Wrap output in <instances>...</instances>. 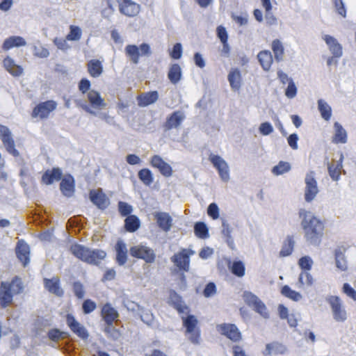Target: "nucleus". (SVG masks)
<instances>
[{
    "instance_id": "f257e3e1",
    "label": "nucleus",
    "mask_w": 356,
    "mask_h": 356,
    "mask_svg": "<svg viewBox=\"0 0 356 356\" xmlns=\"http://www.w3.org/2000/svg\"><path fill=\"white\" fill-rule=\"evenodd\" d=\"M299 216L302 218L301 226L306 241L313 245H319L324 234V222L304 209L299 211Z\"/></svg>"
},
{
    "instance_id": "f03ea898",
    "label": "nucleus",
    "mask_w": 356,
    "mask_h": 356,
    "mask_svg": "<svg viewBox=\"0 0 356 356\" xmlns=\"http://www.w3.org/2000/svg\"><path fill=\"white\" fill-rule=\"evenodd\" d=\"M70 252L79 260L92 265H98L106 257V252L99 249H90L83 245L74 243L70 246Z\"/></svg>"
},
{
    "instance_id": "7ed1b4c3",
    "label": "nucleus",
    "mask_w": 356,
    "mask_h": 356,
    "mask_svg": "<svg viewBox=\"0 0 356 356\" xmlns=\"http://www.w3.org/2000/svg\"><path fill=\"white\" fill-rule=\"evenodd\" d=\"M183 326L186 328L185 334L188 335V340L193 344H198L200 341V330L198 327V321L192 314L181 316Z\"/></svg>"
},
{
    "instance_id": "20e7f679",
    "label": "nucleus",
    "mask_w": 356,
    "mask_h": 356,
    "mask_svg": "<svg viewBox=\"0 0 356 356\" xmlns=\"http://www.w3.org/2000/svg\"><path fill=\"white\" fill-rule=\"evenodd\" d=\"M191 249L182 248L171 257L170 260L181 272H188L190 270L191 256L194 254Z\"/></svg>"
},
{
    "instance_id": "39448f33",
    "label": "nucleus",
    "mask_w": 356,
    "mask_h": 356,
    "mask_svg": "<svg viewBox=\"0 0 356 356\" xmlns=\"http://www.w3.org/2000/svg\"><path fill=\"white\" fill-rule=\"evenodd\" d=\"M0 139L6 152L13 157L19 156L16 143L10 129L5 125L0 124Z\"/></svg>"
},
{
    "instance_id": "423d86ee",
    "label": "nucleus",
    "mask_w": 356,
    "mask_h": 356,
    "mask_svg": "<svg viewBox=\"0 0 356 356\" xmlns=\"http://www.w3.org/2000/svg\"><path fill=\"white\" fill-rule=\"evenodd\" d=\"M57 105V102L51 99L41 102L33 108L31 117L40 120L47 119L51 113L56 109Z\"/></svg>"
},
{
    "instance_id": "0eeeda50",
    "label": "nucleus",
    "mask_w": 356,
    "mask_h": 356,
    "mask_svg": "<svg viewBox=\"0 0 356 356\" xmlns=\"http://www.w3.org/2000/svg\"><path fill=\"white\" fill-rule=\"evenodd\" d=\"M125 53L133 63L138 64L140 56H149L151 54V50L149 45L146 43L141 44L139 47L135 44H129L125 47Z\"/></svg>"
},
{
    "instance_id": "6e6552de",
    "label": "nucleus",
    "mask_w": 356,
    "mask_h": 356,
    "mask_svg": "<svg viewBox=\"0 0 356 356\" xmlns=\"http://www.w3.org/2000/svg\"><path fill=\"white\" fill-rule=\"evenodd\" d=\"M327 301L332 309L334 319L338 322L345 321L347 318V313L340 298L330 296L327 298Z\"/></svg>"
},
{
    "instance_id": "1a4fd4ad",
    "label": "nucleus",
    "mask_w": 356,
    "mask_h": 356,
    "mask_svg": "<svg viewBox=\"0 0 356 356\" xmlns=\"http://www.w3.org/2000/svg\"><path fill=\"white\" fill-rule=\"evenodd\" d=\"M315 172L309 171L305 177V200L307 202H312L318 193L317 181L315 179Z\"/></svg>"
},
{
    "instance_id": "9d476101",
    "label": "nucleus",
    "mask_w": 356,
    "mask_h": 356,
    "mask_svg": "<svg viewBox=\"0 0 356 356\" xmlns=\"http://www.w3.org/2000/svg\"><path fill=\"white\" fill-rule=\"evenodd\" d=\"M130 254L135 258L144 260L146 263H153L156 255L152 249L144 245H134L130 248Z\"/></svg>"
},
{
    "instance_id": "9b49d317",
    "label": "nucleus",
    "mask_w": 356,
    "mask_h": 356,
    "mask_svg": "<svg viewBox=\"0 0 356 356\" xmlns=\"http://www.w3.org/2000/svg\"><path fill=\"white\" fill-rule=\"evenodd\" d=\"M218 332L233 342H239L242 339V334L235 324L222 323L217 325Z\"/></svg>"
},
{
    "instance_id": "f8f14e48",
    "label": "nucleus",
    "mask_w": 356,
    "mask_h": 356,
    "mask_svg": "<svg viewBox=\"0 0 356 356\" xmlns=\"http://www.w3.org/2000/svg\"><path fill=\"white\" fill-rule=\"evenodd\" d=\"M209 159L218 170L221 179L227 181L229 179V166L226 161L220 156L213 154L209 155Z\"/></svg>"
},
{
    "instance_id": "ddd939ff",
    "label": "nucleus",
    "mask_w": 356,
    "mask_h": 356,
    "mask_svg": "<svg viewBox=\"0 0 356 356\" xmlns=\"http://www.w3.org/2000/svg\"><path fill=\"white\" fill-rule=\"evenodd\" d=\"M121 14L133 17L138 15L140 6L131 0H116Z\"/></svg>"
},
{
    "instance_id": "4468645a",
    "label": "nucleus",
    "mask_w": 356,
    "mask_h": 356,
    "mask_svg": "<svg viewBox=\"0 0 356 356\" xmlns=\"http://www.w3.org/2000/svg\"><path fill=\"white\" fill-rule=\"evenodd\" d=\"M101 316L107 326L112 327L114 321L119 317L118 312L111 303H105L101 309Z\"/></svg>"
},
{
    "instance_id": "2eb2a0df",
    "label": "nucleus",
    "mask_w": 356,
    "mask_h": 356,
    "mask_svg": "<svg viewBox=\"0 0 356 356\" xmlns=\"http://www.w3.org/2000/svg\"><path fill=\"white\" fill-rule=\"evenodd\" d=\"M66 322L71 331L82 339L88 338V332L86 329L79 323L72 314H67Z\"/></svg>"
},
{
    "instance_id": "dca6fc26",
    "label": "nucleus",
    "mask_w": 356,
    "mask_h": 356,
    "mask_svg": "<svg viewBox=\"0 0 356 356\" xmlns=\"http://www.w3.org/2000/svg\"><path fill=\"white\" fill-rule=\"evenodd\" d=\"M43 284L44 289L58 297H62L64 291L60 286V280L58 277H53L52 278H44Z\"/></svg>"
},
{
    "instance_id": "f3484780",
    "label": "nucleus",
    "mask_w": 356,
    "mask_h": 356,
    "mask_svg": "<svg viewBox=\"0 0 356 356\" xmlns=\"http://www.w3.org/2000/svg\"><path fill=\"white\" fill-rule=\"evenodd\" d=\"M89 197L90 201L100 209H105L109 204L108 198L101 188L90 190Z\"/></svg>"
},
{
    "instance_id": "a211bd4d",
    "label": "nucleus",
    "mask_w": 356,
    "mask_h": 356,
    "mask_svg": "<svg viewBox=\"0 0 356 356\" xmlns=\"http://www.w3.org/2000/svg\"><path fill=\"white\" fill-rule=\"evenodd\" d=\"M150 164L152 167L157 168L160 173L165 177H168L172 175L171 166L159 155H154L151 158Z\"/></svg>"
},
{
    "instance_id": "6ab92c4d",
    "label": "nucleus",
    "mask_w": 356,
    "mask_h": 356,
    "mask_svg": "<svg viewBox=\"0 0 356 356\" xmlns=\"http://www.w3.org/2000/svg\"><path fill=\"white\" fill-rule=\"evenodd\" d=\"M15 252L17 259L26 266L30 261V248L23 240H19L16 245Z\"/></svg>"
},
{
    "instance_id": "aec40b11",
    "label": "nucleus",
    "mask_w": 356,
    "mask_h": 356,
    "mask_svg": "<svg viewBox=\"0 0 356 356\" xmlns=\"http://www.w3.org/2000/svg\"><path fill=\"white\" fill-rule=\"evenodd\" d=\"M60 183V190L61 193L67 197H71L74 195L75 191V181L74 177L70 175H65L61 178Z\"/></svg>"
},
{
    "instance_id": "412c9836",
    "label": "nucleus",
    "mask_w": 356,
    "mask_h": 356,
    "mask_svg": "<svg viewBox=\"0 0 356 356\" xmlns=\"http://www.w3.org/2000/svg\"><path fill=\"white\" fill-rule=\"evenodd\" d=\"M245 301L249 306L253 307L254 310L259 313L261 316H264V318H267L268 316L266 305L258 298V297L252 293H250L246 296Z\"/></svg>"
},
{
    "instance_id": "4be33fe9",
    "label": "nucleus",
    "mask_w": 356,
    "mask_h": 356,
    "mask_svg": "<svg viewBox=\"0 0 356 356\" xmlns=\"http://www.w3.org/2000/svg\"><path fill=\"white\" fill-rule=\"evenodd\" d=\"M63 176V172L59 168H53L47 170L41 177V183L45 185H50L54 181H60Z\"/></svg>"
},
{
    "instance_id": "5701e85b",
    "label": "nucleus",
    "mask_w": 356,
    "mask_h": 356,
    "mask_svg": "<svg viewBox=\"0 0 356 356\" xmlns=\"http://www.w3.org/2000/svg\"><path fill=\"white\" fill-rule=\"evenodd\" d=\"M159 99V92L156 90L143 92L136 97L138 105L145 107L155 103Z\"/></svg>"
},
{
    "instance_id": "b1692460",
    "label": "nucleus",
    "mask_w": 356,
    "mask_h": 356,
    "mask_svg": "<svg viewBox=\"0 0 356 356\" xmlns=\"http://www.w3.org/2000/svg\"><path fill=\"white\" fill-rule=\"evenodd\" d=\"M158 226L164 232H168L172 225V218L165 212H156L154 213Z\"/></svg>"
},
{
    "instance_id": "393cba45",
    "label": "nucleus",
    "mask_w": 356,
    "mask_h": 356,
    "mask_svg": "<svg viewBox=\"0 0 356 356\" xmlns=\"http://www.w3.org/2000/svg\"><path fill=\"white\" fill-rule=\"evenodd\" d=\"M323 40L328 46L329 50L334 58H340L343 54L342 46L337 40L330 35H325Z\"/></svg>"
},
{
    "instance_id": "a878e982",
    "label": "nucleus",
    "mask_w": 356,
    "mask_h": 356,
    "mask_svg": "<svg viewBox=\"0 0 356 356\" xmlns=\"http://www.w3.org/2000/svg\"><path fill=\"white\" fill-rule=\"evenodd\" d=\"M184 119V115L181 111H174L166 119L163 124L165 130H170L173 128H177Z\"/></svg>"
},
{
    "instance_id": "bb28decb",
    "label": "nucleus",
    "mask_w": 356,
    "mask_h": 356,
    "mask_svg": "<svg viewBox=\"0 0 356 356\" xmlns=\"http://www.w3.org/2000/svg\"><path fill=\"white\" fill-rule=\"evenodd\" d=\"M116 252L115 260L118 265L123 266L127 261V248L125 243L119 240L115 245Z\"/></svg>"
},
{
    "instance_id": "cd10ccee",
    "label": "nucleus",
    "mask_w": 356,
    "mask_h": 356,
    "mask_svg": "<svg viewBox=\"0 0 356 356\" xmlns=\"http://www.w3.org/2000/svg\"><path fill=\"white\" fill-rule=\"evenodd\" d=\"M87 70L92 78L100 76L104 71L102 61L98 59L90 60L87 63Z\"/></svg>"
},
{
    "instance_id": "c85d7f7f",
    "label": "nucleus",
    "mask_w": 356,
    "mask_h": 356,
    "mask_svg": "<svg viewBox=\"0 0 356 356\" xmlns=\"http://www.w3.org/2000/svg\"><path fill=\"white\" fill-rule=\"evenodd\" d=\"M227 79L230 86L234 90H238L241 86L242 76L238 68H232L229 71Z\"/></svg>"
},
{
    "instance_id": "c756f323",
    "label": "nucleus",
    "mask_w": 356,
    "mask_h": 356,
    "mask_svg": "<svg viewBox=\"0 0 356 356\" xmlns=\"http://www.w3.org/2000/svg\"><path fill=\"white\" fill-rule=\"evenodd\" d=\"M87 98L92 108L101 109L106 105L99 92L95 90H90L87 93Z\"/></svg>"
},
{
    "instance_id": "7c9ffc66",
    "label": "nucleus",
    "mask_w": 356,
    "mask_h": 356,
    "mask_svg": "<svg viewBox=\"0 0 356 356\" xmlns=\"http://www.w3.org/2000/svg\"><path fill=\"white\" fill-rule=\"evenodd\" d=\"M334 134L332 136V143L335 144H344L347 143L348 136L347 132L342 127V125L338 122H334Z\"/></svg>"
},
{
    "instance_id": "2f4dec72",
    "label": "nucleus",
    "mask_w": 356,
    "mask_h": 356,
    "mask_svg": "<svg viewBox=\"0 0 356 356\" xmlns=\"http://www.w3.org/2000/svg\"><path fill=\"white\" fill-rule=\"evenodd\" d=\"M4 68L13 76H19L23 72V69L20 65H17L14 60L10 56H6L3 60Z\"/></svg>"
},
{
    "instance_id": "473e14b6",
    "label": "nucleus",
    "mask_w": 356,
    "mask_h": 356,
    "mask_svg": "<svg viewBox=\"0 0 356 356\" xmlns=\"http://www.w3.org/2000/svg\"><path fill=\"white\" fill-rule=\"evenodd\" d=\"M26 44L25 40L21 36H10L6 38L3 44L2 49L8 51L13 47L25 46Z\"/></svg>"
},
{
    "instance_id": "72a5a7b5",
    "label": "nucleus",
    "mask_w": 356,
    "mask_h": 356,
    "mask_svg": "<svg viewBox=\"0 0 356 356\" xmlns=\"http://www.w3.org/2000/svg\"><path fill=\"white\" fill-rule=\"evenodd\" d=\"M170 299L173 307L179 314H188L189 312V308L183 302L181 297L176 292L173 291L170 293Z\"/></svg>"
},
{
    "instance_id": "f704fd0d",
    "label": "nucleus",
    "mask_w": 356,
    "mask_h": 356,
    "mask_svg": "<svg viewBox=\"0 0 356 356\" xmlns=\"http://www.w3.org/2000/svg\"><path fill=\"white\" fill-rule=\"evenodd\" d=\"M286 351V348L284 345L278 342H273L266 344V349L263 353L265 356H269L272 354L283 355Z\"/></svg>"
},
{
    "instance_id": "c9c22d12",
    "label": "nucleus",
    "mask_w": 356,
    "mask_h": 356,
    "mask_svg": "<svg viewBox=\"0 0 356 356\" xmlns=\"http://www.w3.org/2000/svg\"><path fill=\"white\" fill-rule=\"evenodd\" d=\"M4 287H6L10 293L15 296L22 292L23 285L22 282L18 277H15L10 282H1Z\"/></svg>"
},
{
    "instance_id": "e433bc0d",
    "label": "nucleus",
    "mask_w": 356,
    "mask_h": 356,
    "mask_svg": "<svg viewBox=\"0 0 356 356\" xmlns=\"http://www.w3.org/2000/svg\"><path fill=\"white\" fill-rule=\"evenodd\" d=\"M257 58L264 70L267 71L270 68L273 60L270 51L264 50L260 51L257 55Z\"/></svg>"
},
{
    "instance_id": "4c0bfd02",
    "label": "nucleus",
    "mask_w": 356,
    "mask_h": 356,
    "mask_svg": "<svg viewBox=\"0 0 356 356\" xmlns=\"http://www.w3.org/2000/svg\"><path fill=\"white\" fill-rule=\"evenodd\" d=\"M228 267L231 273L238 277H242L245 273V267L243 261H234L232 262L230 260L228 261Z\"/></svg>"
},
{
    "instance_id": "58836bf2",
    "label": "nucleus",
    "mask_w": 356,
    "mask_h": 356,
    "mask_svg": "<svg viewBox=\"0 0 356 356\" xmlns=\"http://www.w3.org/2000/svg\"><path fill=\"white\" fill-rule=\"evenodd\" d=\"M182 72L179 64H172L169 69L168 78L172 84H177L181 79Z\"/></svg>"
},
{
    "instance_id": "ea45409f",
    "label": "nucleus",
    "mask_w": 356,
    "mask_h": 356,
    "mask_svg": "<svg viewBox=\"0 0 356 356\" xmlns=\"http://www.w3.org/2000/svg\"><path fill=\"white\" fill-rule=\"evenodd\" d=\"M13 295L8 289L4 287L1 284L0 286V305L2 308H6L13 302Z\"/></svg>"
},
{
    "instance_id": "a19ab883",
    "label": "nucleus",
    "mask_w": 356,
    "mask_h": 356,
    "mask_svg": "<svg viewBox=\"0 0 356 356\" xmlns=\"http://www.w3.org/2000/svg\"><path fill=\"white\" fill-rule=\"evenodd\" d=\"M294 240L292 236H288L284 241L282 249L279 253L280 257H285L289 256L294 248Z\"/></svg>"
},
{
    "instance_id": "79ce46f5",
    "label": "nucleus",
    "mask_w": 356,
    "mask_h": 356,
    "mask_svg": "<svg viewBox=\"0 0 356 356\" xmlns=\"http://www.w3.org/2000/svg\"><path fill=\"white\" fill-rule=\"evenodd\" d=\"M140 220L135 215L127 216L124 220V228L129 232H134L140 227Z\"/></svg>"
},
{
    "instance_id": "37998d69",
    "label": "nucleus",
    "mask_w": 356,
    "mask_h": 356,
    "mask_svg": "<svg viewBox=\"0 0 356 356\" xmlns=\"http://www.w3.org/2000/svg\"><path fill=\"white\" fill-rule=\"evenodd\" d=\"M342 160L343 157L341 156L337 163H328L327 165L329 175L334 181H337L340 178L341 170L342 168Z\"/></svg>"
},
{
    "instance_id": "c03bdc74",
    "label": "nucleus",
    "mask_w": 356,
    "mask_h": 356,
    "mask_svg": "<svg viewBox=\"0 0 356 356\" xmlns=\"http://www.w3.org/2000/svg\"><path fill=\"white\" fill-rule=\"evenodd\" d=\"M318 108L321 113V117L325 120L328 121L330 120L331 116H332V108L327 104V102H325L323 99L318 100Z\"/></svg>"
},
{
    "instance_id": "a18cd8bd",
    "label": "nucleus",
    "mask_w": 356,
    "mask_h": 356,
    "mask_svg": "<svg viewBox=\"0 0 356 356\" xmlns=\"http://www.w3.org/2000/svg\"><path fill=\"white\" fill-rule=\"evenodd\" d=\"M272 50L274 53L275 58L277 61H280L283 58L284 49L282 43L280 40L275 39L272 42Z\"/></svg>"
},
{
    "instance_id": "49530a36",
    "label": "nucleus",
    "mask_w": 356,
    "mask_h": 356,
    "mask_svg": "<svg viewBox=\"0 0 356 356\" xmlns=\"http://www.w3.org/2000/svg\"><path fill=\"white\" fill-rule=\"evenodd\" d=\"M139 179L146 186H149L154 181L153 175L148 168H143L138 171Z\"/></svg>"
},
{
    "instance_id": "de8ad7c7",
    "label": "nucleus",
    "mask_w": 356,
    "mask_h": 356,
    "mask_svg": "<svg viewBox=\"0 0 356 356\" xmlns=\"http://www.w3.org/2000/svg\"><path fill=\"white\" fill-rule=\"evenodd\" d=\"M194 232L197 237L206 238L209 236V229L204 222H196L194 226Z\"/></svg>"
},
{
    "instance_id": "09e8293b",
    "label": "nucleus",
    "mask_w": 356,
    "mask_h": 356,
    "mask_svg": "<svg viewBox=\"0 0 356 356\" xmlns=\"http://www.w3.org/2000/svg\"><path fill=\"white\" fill-rule=\"evenodd\" d=\"M281 293L284 296L294 301H298L302 298V296L300 293L292 290L288 285H284L282 286Z\"/></svg>"
},
{
    "instance_id": "8fccbe9b",
    "label": "nucleus",
    "mask_w": 356,
    "mask_h": 356,
    "mask_svg": "<svg viewBox=\"0 0 356 356\" xmlns=\"http://www.w3.org/2000/svg\"><path fill=\"white\" fill-rule=\"evenodd\" d=\"M291 170V165L286 161H280L277 165L272 169V172L275 175H280L289 172Z\"/></svg>"
},
{
    "instance_id": "3c124183",
    "label": "nucleus",
    "mask_w": 356,
    "mask_h": 356,
    "mask_svg": "<svg viewBox=\"0 0 356 356\" xmlns=\"http://www.w3.org/2000/svg\"><path fill=\"white\" fill-rule=\"evenodd\" d=\"M298 282L300 284V286H311L314 284V278L312 275L307 271H304L300 273L298 277Z\"/></svg>"
},
{
    "instance_id": "603ef678",
    "label": "nucleus",
    "mask_w": 356,
    "mask_h": 356,
    "mask_svg": "<svg viewBox=\"0 0 356 356\" xmlns=\"http://www.w3.org/2000/svg\"><path fill=\"white\" fill-rule=\"evenodd\" d=\"M82 32L81 29L74 25L70 26V33L66 35V40L69 41L79 40L81 38Z\"/></svg>"
},
{
    "instance_id": "864d4df0",
    "label": "nucleus",
    "mask_w": 356,
    "mask_h": 356,
    "mask_svg": "<svg viewBox=\"0 0 356 356\" xmlns=\"http://www.w3.org/2000/svg\"><path fill=\"white\" fill-rule=\"evenodd\" d=\"M118 211L122 216H131L133 211L132 207L127 202L120 201L118 202Z\"/></svg>"
},
{
    "instance_id": "5fc2aeb1",
    "label": "nucleus",
    "mask_w": 356,
    "mask_h": 356,
    "mask_svg": "<svg viewBox=\"0 0 356 356\" xmlns=\"http://www.w3.org/2000/svg\"><path fill=\"white\" fill-rule=\"evenodd\" d=\"M312 264L313 261L309 256L302 257L298 261V265L305 271L309 270L312 268Z\"/></svg>"
},
{
    "instance_id": "6e6d98bb",
    "label": "nucleus",
    "mask_w": 356,
    "mask_h": 356,
    "mask_svg": "<svg viewBox=\"0 0 356 356\" xmlns=\"http://www.w3.org/2000/svg\"><path fill=\"white\" fill-rule=\"evenodd\" d=\"M97 307L96 303L90 299L83 301L82 309L84 314H88L93 312Z\"/></svg>"
},
{
    "instance_id": "4d7b16f0",
    "label": "nucleus",
    "mask_w": 356,
    "mask_h": 356,
    "mask_svg": "<svg viewBox=\"0 0 356 356\" xmlns=\"http://www.w3.org/2000/svg\"><path fill=\"white\" fill-rule=\"evenodd\" d=\"M216 291L217 289L215 283L209 282L206 285L203 291V295L205 298H209L214 296L216 293Z\"/></svg>"
},
{
    "instance_id": "13d9d810",
    "label": "nucleus",
    "mask_w": 356,
    "mask_h": 356,
    "mask_svg": "<svg viewBox=\"0 0 356 356\" xmlns=\"http://www.w3.org/2000/svg\"><path fill=\"white\" fill-rule=\"evenodd\" d=\"M334 6L337 13L343 17L346 16V9L342 0H333Z\"/></svg>"
},
{
    "instance_id": "bf43d9fd",
    "label": "nucleus",
    "mask_w": 356,
    "mask_h": 356,
    "mask_svg": "<svg viewBox=\"0 0 356 356\" xmlns=\"http://www.w3.org/2000/svg\"><path fill=\"white\" fill-rule=\"evenodd\" d=\"M297 94V88L293 80H290L288 86L285 90V95L290 99L296 97Z\"/></svg>"
},
{
    "instance_id": "052dcab7",
    "label": "nucleus",
    "mask_w": 356,
    "mask_h": 356,
    "mask_svg": "<svg viewBox=\"0 0 356 356\" xmlns=\"http://www.w3.org/2000/svg\"><path fill=\"white\" fill-rule=\"evenodd\" d=\"M106 8H104L102 14L104 17H110L114 12V1L115 0H105Z\"/></svg>"
},
{
    "instance_id": "680f3d73",
    "label": "nucleus",
    "mask_w": 356,
    "mask_h": 356,
    "mask_svg": "<svg viewBox=\"0 0 356 356\" xmlns=\"http://www.w3.org/2000/svg\"><path fill=\"white\" fill-rule=\"evenodd\" d=\"M73 291L74 295L79 299L83 298L85 294V291L83 289V284L79 282H75L73 284Z\"/></svg>"
},
{
    "instance_id": "e2e57ef3",
    "label": "nucleus",
    "mask_w": 356,
    "mask_h": 356,
    "mask_svg": "<svg viewBox=\"0 0 356 356\" xmlns=\"http://www.w3.org/2000/svg\"><path fill=\"white\" fill-rule=\"evenodd\" d=\"M342 291L347 296L356 301V291L349 284H343Z\"/></svg>"
},
{
    "instance_id": "0e129e2a",
    "label": "nucleus",
    "mask_w": 356,
    "mask_h": 356,
    "mask_svg": "<svg viewBox=\"0 0 356 356\" xmlns=\"http://www.w3.org/2000/svg\"><path fill=\"white\" fill-rule=\"evenodd\" d=\"M208 215L213 220L219 218V209L216 203H211L209 205L207 209Z\"/></svg>"
},
{
    "instance_id": "69168bd1",
    "label": "nucleus",
    "mask_w": 356,
    "mask_h": 356,
    "mask_svg": "<svg viewBox=\"0 0 356 356\" xmlns=\"http://www.w3.org/2000/svg\"><path fill=\"white\" fill-rule=\"evenodd\" d=\"M91 83L90 81L87 79H82L78 85V88L79 91L83 93L86 94L88 93L90 90Z\"/></svg>"
},
{
    "instance_id": "338daca9",
    "label": "nucleus",
    "mask_w": 356,
    "mask_h": 356,
    "mask_svg": "<svg viewBox=\"0 0 356 356\" xmlns=\"http://www.w3.org/2000/svg\"><path fill=\"white\" fill-rule=\"evenodd\" d=\"M217 36L222 43H227L228 41V34L226 29L222 26H218L216 29Z\"/></svg>"
},
{
    "instance_id": "774afa93",
    "label": "nucleus",
    "mask_w": 356,
    "mask_h": 356,
    "mask_svg": "<svg viewBox=\"0 0 356 356\" xmlns=\"http://www.w3.org/2000/svg\"><path fill=\"white\" fill-rule=\"evenodd\" d=\"M170 56L173 59H179L181 58L182 54V47L180 43H176L170 52Z\"/></svg>"
}]
</instances>
